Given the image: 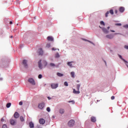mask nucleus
I'll list each match as a JSON object with an SVG mask.
<instances>
[{
    "label": "nucleus",
    "instance_id": "obj_11",
    "mask_svg": "<svg viewBox=\"0 0 128 128\" xmlns=\"http://www.w3.org/2000/svg\"><path fill=\"white\" fill-rule=\"evenodd\" d=\"M38 52L39 54V56H42V54H44V51H42V48H40L38 50Z\"/></svg>",
    "mask_w": 128,
    "mask_h": 128
},
{
    "label": "nucleus",
    "instance_id": "obj_8",
    "mask_svg": "<svg viewBox=\"0 0 128 128\" xmlns=\"http://www.w3.org/2000/svg\"><path fill=\"white\" fill-rule=\"evenodd\" d=\"M39 122L40 124H44L46 123V120L44 118H40L39 120Z\"/></svg>",
    "mask_w": 128,
    "mask_h": 128
},
{
    "label": "nucleus",
    "instance_id": "obj_26",
    "mask_svg": "<svg viewBox=\"0 0 128 128\" xmlns=\"http://www.w3.org/2000/svg\"><path fill=\"white\" fill-rule=\"evenodd\" d=\"M50 66H56V64H54V63H50Z\"/></svg>",
    "mask_w": 128,
    "mask_h": 128
},
{
    "label": "nucleus",
    "instance_id": "obj_31",
    "mask_svg": "<svg viewBox=\"0 0 128 128\" xmlns=\"http://www.w3.org/2000/svg\"><path fill=\"white\" fill-rule=\"evenodd\" d=\"M38 78H42V74H39L38 76Z\"/></svg>",
    "mask_w": 128,
    "mask_h": 128
},
{
    "label": "nucleus",
    "instance_id": "obj_27",
    "mask_svg": "<svg viewBox=\"0 0 128 128\" xmlns=\"http://www.w3.org/2000/svg\"><path fill=\"white\" fill-rule=\"evenodd\" d=\"M2 128H8V126H6V124H4L2 126Z\"/></svg>",
    "mask_w": 128,
    "mask_h": 128
},
{
    "label": "nucleus",
    "instance_id": "obj_52",
    "mask_svg": "<svg viewBox=\"0 0 128 128\" xmlns=\"http://www.w3.org/2000/svg\"><path fill=\"white\" fill-rule=\"evenodd\" d=\"M72 102L71 101H69V102Z\"/></svg>",
    "mask_w": 128,
    "mask_h": 128
},
{
    "label": "nucleus",
    "instance_id": "obj_50",
    "mask_svg": "<svg viewBox=\"0 0 128 128\" xmlns=\"http://www.w3.org/2000/svg\"><path fill=\"white\" fill-rule=\"evenodd\" d=\"M83 40H84V39H83Z\"/></svg>",
    "mask_w": 128,
    "mask_h": 128
},
{
    "label": "nucleus",
    "instance_id": "obj_45",
    "mask_svg": "<svg viewBox=\"0 0 128 128\" xmlns=\"http://www.w3.org/2000/svg\"><path fill=\"white\" fill-rule=\"evenodd\" d=\"M11 38H12L14 36H10Z\"/></svg>",
    "mask_w": 128,
    "mask_h": 128
},
{
    "label": "nucleus",
    "instance_id": "obj_4",
    "mask_svg": "<svg viewBox=\"0 0 128 128\" xmlns=\"http://www.w3.org/2000/svg\"><path fill=\"white\" fill-rule=\"evenodd\" d=\"M68 126L72 128V126H74V120H70L68 122Z\"/></svg>",
    "mask_w": 128,
    "mask_h": 128
},
{
    "label": "nucleus",
    "instance_id": "obj_37",
    "mask_svg": "<svg viewBox=\"0 0 128 128\" xmlns=\"http://www.w3.org/2000/svg\"><path fill=\"white\" fill-rule=\"evenodd\" d=\"M46 46V48H50V44H48Z\"/></svg>",
    "mask_w": 128,
    "mask_h": 128
},
{
    "label": "nucleus",
    "instance_id": "obj_30",
    "mask_svg": "<svg viewBox=\"0 0 128 128\" xmlns=\"http://www.w3.org/2000/svg\"><path fill=\"white\" fill-rule=\"evenodd\" d=\"M64 85L66 86H68V82H64Z\"/></svg>",
    "mask_w": 128,
    "mask_h": 128
},
{
    "label": "nucleus",
    "instance_id": "obj_19",
    "mask_svg": "<svg viewBox=\"0 0 128 128\" xmlns=\"http://www.w3.org/2000/svg\"><path fill=\"white\" fill-rule=\"evenodd\" d=\"M64 112V108H60V114H62Z\"/></svg>",
    "mask_w": 128,
    "mask_h": 128
},
{
    "label": "nucleus",
    "instance_id": "obj_34",
    "mask_svg": "<svg viewBox=\"0 0 128 128\" xmlns=\"http://www.w3.org/2000/svg\"><path fill=\"white\" fill-rule=\"evenodd\" d=\"M124 28H128V24H126L124 26Z\"/></svg>",
    "mask_w": 128,
    "mask_h": 128
},
{
    "label": "nucleus",
    "instance_id": "obj_17",
    "mask_svg": "<svg viewBox=\"0 0 128 128\" xmlns=\"http://www.w3.org/2000/svg\"><path fill=\"white\" fill-rule=\"evenodd\" d=\"M91 121L92 122H96V118L95 117L92 116L91 117Z\"/></svg>",
    "mask_w": 128,
    "mask_h": 128
},
{
    "label": "nucleus",
    "instance_id": "obj_32",
    "mask_svg": "<svg viewBox=\"0 0 128 128\" xmlns=\"http://www.w3.org/2000/svg\"><path fill=\"white\" fill-rule=\"evenodd\" d=\"M115 25L116 26H122V24H120V23H117V24H116Z\"/></svg>",
    "mask_w": 128,
    "mask_h": 128
},
{
    "label": "nucleus",
    "instance_id": "obj_15",
    "mask_svg": "<svg viewBox=\"0 0 128 128\" xmlns=\"http://www.w3.org/2000/svg\"><path fill=\"white\" fill-rule=\"evenodd\" d=\"M29 126H30V128H34V123L32 122H31L29 123Z\"/></svg>",
    "mask_w": 128,
    "mask_h": 128
},
{
    "label": "nucleus",
    "instance_id": "obj_29",
    "mask_svg": "<svg viewBox=\"0 0 128 128\" xmlns=\"http://www.w3.org/2000/svg\"><path fill=\"white\" fill-rule=\"evenodd\" d=\"M100 24H102V26H105L104 22V21H101L100 22Z\"/></svg>",
    "mask_w": 128,
    "mask_h": 128
},
{
    "label": "nucleus",
    "instance_id": "obj_35",
    "mask_svg": "<svg viewBox=\"0 0 128 128\" xmlns=\"http://www.w3.org/2000/svg\"><path fill=\"white\" fill-rule=\"evenodd\" d=\"M19 105L20 106H22V102H19Z\"/></svg>",
    "mask_w": 128,
    "mask_h": 128
},
{
    "label": "nucleus",
    "instance_id": "obj_40",
    "mask_svg": "<svg viewBox=\"0 0 128 128\" xmlns=\"http://www.w3.org/2000/svg\"><path fill=\"white\" fill-rule=\"evenodd\" d=\"M56 50V49H55L54 48H52V50Z\"/></svg>",
    "mask_w": 128,
    "mask_h": 128
},
{
    "label": "nucleus",
    "instance_id": "obj_10",
    "mask_svg": "<svg viewBox=\"0 0 128 128\" xmlns=\"http://www.w3.org/2000/svg\"><path fill=\"white\" fill-rule=\"evenodd\" d=\"M10 124H12V126H14V124H16V122L15 120H14L12 119H11L10 120Z\"/></svg>",
    "mask_w": 128,
    "mask_h": 128
},
{
    "label": "nucleus",
    "instance_id": "obj_24",
    "mask_svg": "<svg viewBox=\"0 0 128 128\" xmlns=\"http://www.w3.org/2000/svg\"><path fill=\"white\" fill-rule=\"evenodd\" d=\"M72 62H68L67 63V64H68V66H72Z\"/></svg>",
    "mask_w": 128,
    "mask_h": 128
},
{
    "label": "nucleus",
    "instance_id": "obj_22",
    "mask_svg": "<svg viewBox=\"0 0 128 128\" xmlns=\"http://www.w3.org/2000/svg\"><path fill=\"white\" fill-rule=\"evenodd\" d=\"M70 74H71L72 78H74V72H71Z\"/></svg>",
    "mask_w": 128,
    "mask_h": 128
},
{
    "label": "nucleus",
    "instance_id": "obj_14",
    "mask_svg": "<svg viewBox=\"0 0 128 128\" xmlns=\"http://www.w3.org/2000/svg\"><path fill=\"white\" fill-rule=\"evenodd\" d=\"M73 92L74 94H80V90H76V89H73Z\"/></svg>",
    "mask_w": 128,
    "mask_h": 128
},
{
    "label": "nucleus",
    "instance_id": "obj_41",
    "mask_svg": "<svg viewBox=\"0 0 128 128\" xmlns=\"http://www.w3.org/2000/svg\"><path fill=\"white\" fill-rule=\"evenodd\" d=\"M48 100H52V98H50V96H48Z\"/></svg>",
    "mask_w": 128,
    "mask_h": 128
},
{
    "label": "nucleus",
    "instance_id": "obj_1",
    "mask_svg": "<svg viewBox=\"0 0 128 128\" xmlns=\"http://www.w3.org/2000/svg\"><path fill=\"white\" fill-rule=\"evenodd\" d=\"M42 64V60H40L38 62V68L40 70H42V68H46V66H48V62L46 60H43Z\"/></svg>",
    "mask_w": 128,
    "mask_h": 128
},
{
    "label": "nucleus",
    "instance_id": "obj_13",
    "mask_svg": "<svg viewBox=\"0 0 128 128\" xmlns=\"http://www.w3.org/2000/svg\"><path fill=\"white\" fill-rule=\"evenodd\" d=\"M14 118H20V114L18 112H16L14 114Z\"/></svg>",
    "mask_w": 128,
    "mask_h": 128
},
{
    "label": "nucleus",
    "instance_id": "obj_18",
    "mask_svg": "<svg viewBox=\"0 0 128 128\" xmlns=\"http://www.w3.org/2000/svg\"><path fill=\"white\" fill-rule=\"evenodd\" d=\"M119 10H120V12H124V8L120 7L119 8Z\"/></svg>",
    "mask_w": 128,
    "mask_h": 128
},
{
    "label": "nucleus",
    "instance_id": "obj_20",
    "mask_svg": "<svg viewBox=\"0 0 128 128\" xmlns=\"http://www.w3.org/2000/svg\"><path fill=\"white\" fill-rule=\"evenodd\" d=\"M80 84H78L76 85V90H80Z\"/></svg>",
    "mask_w": 128,
    "mask_h": 128
},
{
    "label": "nucleus",
    "instance_id": "obj_9",
    "mask_svg": "<svg viewBox=\"0 0 128 128\" xmlns=\"http://www.w3.org/2000/svg\"><path fill=\"white\" fill-rule=\"evenodd\" d=\"M106 37L107 38H109L110 40H112V38H114V35L112 34H110L106 35Z\"/></svg>",
    "mask_w": 128,
    "mask_h": 128
},
{
    "label": "nucleus",
    "instance_id": "obj_28",
    "mask_svg": "<svg viewBox=\"0 0 128 128\" xmlns=\"http://www.w3.org/2000/svg\"><path fill=\"white\" fill-rule=\"evenodd\" d=\"M46 110L48 112H50V107H48L46 108Z\"/></svg>",
    "mask_w": 128,
    "mask_h": 128
},
{
    "label": "nucleus",
    "instance_id": "obj_33",
    "mask_svg": "<svg viewBox=\"0 0 128 128\" xmlns=\"http://www.w3.org/2000/svg\"><path fill=\"white\" fill-rule=\"evenodd\" d=\"M60 56V54L58 53L56 54V58H58Z\"/></svg>",
    "mask_w": 128,
    "mask_h": 128
},
{
    "label": "nucleus",
    "instance_id": "obj_2",
    "mask_svg": "<svg viewBox=\"0 0 128 128\" xmlns=\"http://www.w3.org/2000/svg\"><path fill=\"white\" fill-rule=\"evenodd\" d=\"M110 14L112 15L114 14V10L112 9H111L110 10V11H108L106 14H105V16L106 18H108V14Z\"/></svg>",
    "mask_w": 128,
    "mask_h": 128
},
{
    "label": "nucleus",
    "instance_id": "obj_48",
    "mask_svg": "<svg viewBox=\"0 0 128 128\" xmlns=\"http://www.w3.org/2000/svg\"><path fill=\"white\" fill-rule=\"evenodd\" d=\"M77 82H80V81H78V80H77Z\"/></svg>",
    "mask_w": 128,
    "mask_h": 128
},
{
    "label": "nucleus",
    "instance_id": "obj_39",
    "mask_svg": "<svg viewBox=\"0 0 128 128\" xmlns=\"http://www.w3.org/2000/svg\"><path fill=\"white\" fill-rule=\"evenodd\" d=\"M114 12H115V14H118V10H115Z\"/></svg>",
    "mask_w": 128,
    "mask_h": 128
},
{
    "label": "nucleus",
    "instance_id": "obj_44",
    "mask_svg": "<svg viewBox=\"0 0 128 128\" xmlns=\"http://www.w3.org/2000/svg\"><path fill=\"white\" fill-rule=\"evenodd\" d=\"M1 122H4V118L1 119Z\"/></svg>",
    "mask_w": 128,
    "mask_h": 128
},
{
    "label": "nucleus",
    "instance_id": "obj_25",
    "mask_svg": "<svg viewBox=\"0 0 128 128\" xmlns=\"http://www.w3.org/2000/svg\"><path fill=\"white\" fill-rule=\"evenodd\" d=\"M57 76H64V74H62V73L58 72Z\"/></svg>",
    "mask_w": 128,
    "mask_h": 128
},
{
    "label": "nucleus",
    "instance_id": "obj_51",
    "mask_svg": "<svg viewBox=\"0 0 128 128\" xmlns=\"http://www.w3.org/2000/svg\"><path fill=\"white\" fill-rule=\"evenodd\" d=\"M105 64H106V62H105Z\"/></svg>",
    "mask_w": 128,
    "mask_h": 128
},
{
    "label": "nucleus",
    "instance_id": "obj_36",
    "mask_svg": "<svg viewBox=\"0 0 128 128\" xmlns=\"http://www.w3.org/2000/svg\"><path fill=\"white\" fill-rule=\"evenodd\" d=\"M124 48H126V50H128V46H124Z\"/></svg>",
    "mask_w": 128,
    "mask_h": 128
},
{
    "label": "nucleus",
    "instance_id": "obj_49",
    "mask_svg": "<svg viewBox=\"0 0 128 128\" xmlns=\"http://www.w3.org/2000/svg\"><path fill=\"white\" fill-rule=\"evenodd\" d=\"M99 28H102V27H100V26H99Z\"/></svg>",
    "mask_w": 128,
    "mask_h": 128
},
{
    "label": "nucleus",
    "instance_id": "obj_5",
    "mask_svg": "<svg viewBox=\"0 0 128 128\" xmlns=\"http://www.w3.org/2000/svg\"><path fill=\"white\" fill-rule=\"evenodd\" d=\"M38 108L40 110H42L44 108V102H42L41 103H40L38 105Z\"/></svg>",
    "mask_w": 128,
    "mask_h": 128
},
{
    "label": "nucleus",
    "instance_id": "obj_16",
    "mask_svg": "<svg viewBox=\"0 0 128 128\" xmlns=\"http://www.w3.org/2000/svg\"><path fill=\"white\" fill-rule=\"evenodd\" d=\"M102 32L104 34H108V30H106V28H102Z\"/></svg>",
    "mask_w": 128,
    "mask_h": 128
},
{
    "label": "nucleus",
    "instance_id": "obj_46",
    "mask_svg": "<svg viewBox=\"0 0 128 128\" xmlns=\"http://www.w3.org/2000/svg\"><path fill=\"white\" fill-rule=\"evenodd\" d=\"M114 34H118V33H115Z\"/></svg>",
    "mask_w": 128,
    "mask_h": 128
},
{
    "label": "nucleus",
    "instance_id": "obj_21",
    "mask_svg": "<svg viewBox=\"0 0 128 128\" xmlns=\"http://www.w3.org/2000/svg\"><path fill=\"white\" fill-rule=\"evenodd\" d=\"M11 106H12V104L9 102L6 104V108H10Z\"/></svg>",
    "mask_w": 128,
    "mask_h": 128
},
{
    "label": "nucleus",
    "instance_id": "obj_43",
    "mask_svg": "<svg viewBox=\"0 0 128 128\" xmlns=\"http://www.w3.org/2000/svg\"><path fill=\"white\" fill-rule=\"evenodd\" d=\"M110 32H114V30H110Z\"/></svg>",
    "mask_w": 128,
    "mask_h": 128
},
{
    "label": "nucleus",
    "instance_id": "obj_3",
    "mask_svg": "<svg viewBox=\"0 0 128 128\" xmlns=\"http://www.w3.org/2000/svg\"><path fill=\"white\" fill-rule=\"evenodd\" d=\"M28 82H30L31 84H32V86L36 85V82H34V80L32 78H30L28 80Z\"/></svg>",
    "mask_w": 128,
    "mask_h": 128
},
{
    "label": "nucleus",
    "instance_id": "obj_38",
    "mask_svg": "<svg viewBox=\"0 0 128 128\" xmlns=\"http://www.w3.org/2000/svg\"><path fill=\"white\" fill-rule=\"evenodd\" d=\"M114 96H112V97H111V100H114Z\"/></svg>",
    "mask_w": 128,
    "mask_h": 128
},
{
    "label": "nucleus",
    "instance_id": "obj_12",
    "mask_svg": "<svg viewBox=\"0 0 128 128\" xmlns=\"http://www.w3.org/2000/svg\"><path fill=\"white\" fill-rule=\"evenodd\" d=\"M47 40L49 42H54V38H52V36H48L47 38Z\"/></svg>",
    "mask_w": 128,
    "mask_h": 128
},
{
    "label": "nucleus",
    "instance_id": "obj_23",
    "mask_svg": "<svg viewBox=\"0 0 128 128\" xmlns=\"http://www.w3.org/2000/svg\"><path fill=\"white\" fill-rule=\"evenodd\" d=\"M20 120H21V122H24V116H20Z\"/></svg>",
    "mask_w": 128,
    "mask_h": 128
},
{
    "label": "nucleus",
    "instance_id": "obj_6",
    "mask_svg": "<svg viewBox=\"0 0 128 128\" xmlns=\"http://www.w3.org/2000/svg\"><path fill=\"white\" fill-rule=\"evenodd\" d=\"M58 86V84L53 83V84H51V88L53 90L56 88Z\"/></svg>",
    "mask_w": 128,
    "mask_h": 128
},
{
    "label": "nucleus",
    "instance_id": "obj_42",
    "mask_svg": "<svg viewBox=\"0 0 128 128\" xmlns=\"http://www.w3.org/2000/svg\"><path fill=\"white\" fill-rule=\"evenodd\" d=\"M10 24H12V22L10 21Z\"/></svg>",
    "mask_w": 128,
    "mask_h": 128
},
{
    "label": "nucleus",
    "instance_id": "obj_47",
    "mask_svg": "<svg viewBox=\"0 0 128 128\" xmlns=\"http://www.w3.org/2000/svg\"><path fill=\"white\" fill-rule=\"evenodd\" d=\"M108 30H109L110 29V26H108Z\"/></svg>",
    "mask_w": 128,
    "mask_h": 128
},
{
    "label": "nucleus",
    "instance_id": "obj_53",
    "mask_svg": "<svg viewBox=\"0 0 128 128\" xmlns=\"http://www.w3.org/2000/svg\"><path fill=\"white\" fill-rule=\"evenodd\" d=\"M34 18L36 19V17H34Z\"/></svg>",
    "mask_w": 128,
    "mask_h": 128
},
{
    "label": "nucleus",
    "instance_id": "obj_7",
    "mask_svg": "<svg viewBox=\"0 0 128 128\" xmlns=\"http://www.w3.org/2000/svg\"><path fill=\"white\" fill-rule=\"evenodd\" d=\"M22 64L26 68H28V60H24L22 62Z\"/></svg>",
    "mask_w": 128,
    "mask_h": 128
},
{
    "label": "nucleus",
    "instance_id": "obj_54",
    "mask_svg": "<svg viewBox=\"0 0 128 128\" xmlns=\"http://www.w3.org/2000/svg\"><path fill=\"white\" fill-rule=\"evenodd\" d=\"M97 102H98V100Z\"/></svg>",
    "mask_w": 128,
    "mask_h": 128
}]
</instances>
